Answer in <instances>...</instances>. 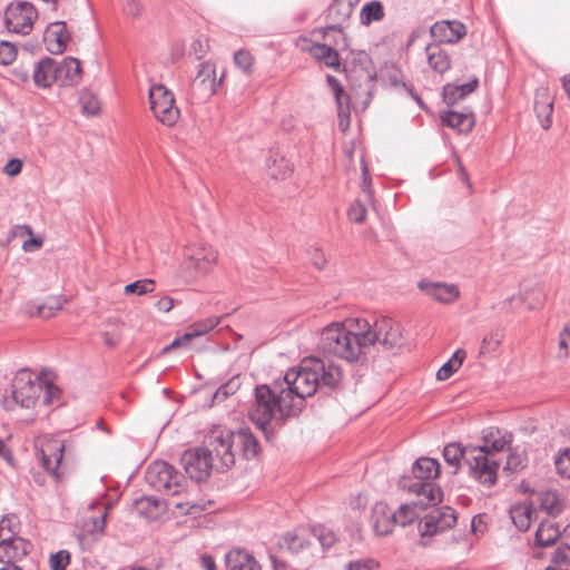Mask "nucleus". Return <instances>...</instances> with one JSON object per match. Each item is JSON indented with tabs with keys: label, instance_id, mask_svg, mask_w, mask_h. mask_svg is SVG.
Masks as SVG:
<instances>
[{
	"label": "nucleus",
	"instance_id": "nucleus-21",
	"mask_svg": "<svg viewBox=\"0 0 570 570\" xmlns=\"http://www.w3.org/2000/svg\"><path fill=\"white\" fill-rule=\"evenodd\" d=\"M419 287L434 299L449 304L454 302L459 295V288L453 284L421 281Z\"/></svg>",
	"mask_w": 570,
	"mask_h": 570
},
{
	"label": "nucleus",
	"instance_id": "nucleus-57",
	"mask_svg": "<svg viewBox=\"0 0 570 570\" xmlns=\"http://www.w3.org/2000/svg\"><path fill=\"white\" fill-rule=\"evenodd\" d=\"M208 50L207 41L196 39L191 43L190 55H194L196 59H202Z\"/></svg>",
	"mask_w": 570,
	"mask_h": 570
},
{
	"label": "nucleus",
	"instance_id": "nucleus-31",
	"mask_svg": "<svg viewBox=\"0 0 570 570\" xmlns=\"http://www.w3.org/2000/svg\"><path fill=\"white\" fill-rule=\"evenodd\" d=\"M562 532L558 523L542 521L535 531L534 542L537 547H551L561 537Z\"/></svg>",
	"mask_w": 570,
	"mask_h": 570
},
{
	"label": "nucleus",
	"instance_id": "nucleus-51",
	"mask_svg": "<svg viewBox=\"0 0 570 570\" xmlns=\"http://www.w3.org/2000/svg\"><path fill=\"white\" fill-rule=\"evenodd\" d=\"M69 563L70 553L67 550H59L50 554L49 564L51 570H66Z\"/></svg>",
	"mask_w": 570,
	"mask_h": 570
},
{
	"label": "nucleus",
	"instance_id": "nucleus-38",
	"mask_svg": "<svg viewBox=\"0 0 570 570\" xmlns=\"http://www.w3.org/2000/svg\"><path fill=\"white\" fill-rule=\"evenodd\" d=\"M222 317H208L191 324L188 331L185 333V338L193 340L198 336H203L215 328L220 323Z\"/></svg>",
	"mask_w": 570,
	"mask_h": 570
},
{
	"label": "nucleus",
	"instance_id": "nucleus-29",
	"mask_svg": "<svg viewBox=\"0 0 570 570\" xmlns=\"http://www.w3.org/2000/svg\"><path fill=\"white\" fill-rule=\"evenodd\" d=\"M512 435L508 432H502L499 429L490 428L483 435V444L478 448H483L487 453L501 452L511 442Z\"/></svg>",
	"mask_w": 570,
	"mask_h": 570
},
{
	"label": "nucleus",
	"instance_id": "nucleus-59",
	"mask_svg": "<svg viewBox=\"0 0 570 570\" xmlns=\"http://www.w3.org/2000/svg\"><path fill=\"white\" fill-rule=\"evenodd\" d=\"M104 343L108 347H115L119 340H120V333L117 327H115L112 331H106L102 333Z\"/></svg>",
	"mask_w": 570,
	"mask_h": 570
},
{
	"label": "nucleus",
	"instance_id": "nucleus-63",
	"mask_svg": "<svg viewBox=\"0 0 570 570\" xmlns=\"http://www.w3.org/2000/svg\"><path fill=\"white\" fill-rule=\"evenodd\" d=\"M155 306L159 311L167 313L174 307V299L169 296H164L156 302Z\"/></svg>",
	"mask_w": 570,
	"mask_h": 570
},
{
	"label": "nucleus",
	"instance_id": "nucleus-47",
	"mask_svg": "<svg viewBox=\"0 0 570 570\" xmlns=\"http://www.w3.org/2000/svg\"><path fill=\"white\" fill-rule=\"evenodd\" d=\"M62 307L59 298L50 297L46 302L41 303L38 307V316L45 320H48L56 315L58 311Z\"/></svg>",
	"mask_w": 570,
	"mask_h": 570
},
{
	"label": "nucleus",
	"instance_id": "nucleus-7",
	"mask_svg": "<svg viewBox=\"0 0 570 570\" xmlns=\"http://www.w3.org/2000/svg\"><path fill=\"white\" fill-rule=\"evenodd\" d=\"M356 326L362 334L364 351L375 343L382 344L386 350L397 347L402 344L401 328L397 323L386 316H374L370 320H355Z\"/></svg>",
	"mask_w": 570,
	"mask_h": 570
},
{
	"label": "nucleus",
	"instance_id": "nucleus-64",
	"mask_svg": "<svg viewBox=\"0 0 570 570\" xmlns=\"http://www.w3.org/2000/svg\"><path fill=\"white\" fill-rule=\"evenodd\" d=\"M311 262L317 269H323L326 264V258L321 250L315 249Z\"/></svg>",
	"mask_w": 570,
	"mask_h": 570
},
{
	"label": "nucleus",
	"instance_id": "nucleus-56",
	"mask_svg": "<svg viewBox=\"0 0 570 570\" xmlns=\"http://www.w3.org/2000/svg\"><path fill=\"white\" fill-rule=\"evenodd\" d=\"M366 207L360 202L353 203L348 208V217L351 220L360 224L363 223L366 217Z\"/></svg>",
	"mask_w": 570,
	"mask_h": 570
},
{
	"label": "nucleus",
	"instance_id": "nucleus-23",
	"mask_svg": "<svg viewBox=\"0 0 570 570\" xmlns=\"http://www.w3.org/2000/svg\"><path fill=\"white\" fill-rule=\"evenodd\" d=\"M440 119L444 126L455 129L460 134L471 131L475 122L472 111L445 110L441 112Z\"/></svg>",
	"mask_w": 570,
	"mask_h": 570
},
{
	"label": "nucleus",
	"instance_id": "nucleus-48",
	"mask_svg": "<svg viewBox=\"0 0 570 570\" xmlns=\"http://www.w3.org/2000/svg\"><path fill=\"white\" fill-rule=\"evenodd\" d=\"M237 389L238 383L236 380H230L229 382L220 385L213 395L212 405L223 402L228 396L235 394Z\"/></svg>",
	"mask_w": 570,
	"mask_h": 570
},
{
	"label": "nucleus",
	"instance_id": "nucleus-10",
	"mask_svg": "<svg viewBox=\"0 0 570 570\" xmlns=\"http://www.w3.org/2000/svg\"><path fill=\"white\" fill-rule=\"evenodd\" d=\"M466 466L469 476L482 487L491 488L497 483L500 462L483 448L473 446L468 452Z\"/></svg>",
	"mask_w": 570,
	"mask_h": 570
},
{
	"label": "nucleus",
	"instance_id": "nucleus-58",
	"mask_svg": "<svg viewBox=\"0 0 570 570\" xmlns=\"http://www.w3.org/2000/svg\"><path fill=\"white\" fill-rule=\"evenodd\" d=\"M21 169L22 161L18 158H12L3 167V173L10 177H14L20 174Z\"/></svg>",
	"mask_w": 570,
	"mask_h": 570
},
{
	"label": "nucleus",
	"instance_id": "nucleus-3",
	"mask_svg": "<svg viewBox=\"0 0 570 570\" xmlns=\"http://www.w3.org/2000/svg\"><path fill=\"white\" fill-rule=\"evenodd\" d=\"M255 400L248 411L250 421L271 441L288 417L297 416L295 405L282 393L279 383L274 387L267 384L255 387Z\"/></svg>",
	"mask_w": 570,
	"mask_h": 570
},
{
	"label": "nucleus",
	"instance_id": "nucleus-45",
	"mask_svg": "<svg viewBox=\"0 0 570 570\" xmlns=\"http://www.w3.org/2000/svg\"><path fill=\"white\" fill-rule=\"evenodd\" d=\"M502 338L503 331L501 328H495L491 331L488 335L484 336L480 348V353L487 354L495 351L498 346L501 344Z\"/></svg>",
	"mask_w": 570,
	"mask_h": 570
},
{
	"label": "nucleus",
	"instance_id": "nucleus-61",
	"mask_svg": "<svg viewBox=\"0 0 570 570\" xmlns=\"http://www.w3.org/2000/svg\"><path fill=\"white\" fill-rule=\"evenodd\" d=\"M346 570H373V561L371 560H355L351 561L345 567Z\"/></svg>",
	"mask_w": 570,
	"mask_h": 570
},
{
	"label": "nucleus",
	"instance_id": "nucleus-46",
	"mask_svg": "<svg viewBox=\"0 0 570 570\" xmlns=\"http://www.w3.org/2000/svg\"><path fill=\"white\" fill-rule=\"evenodd\" d=\"M546 301V293L541 286H537L531 293L523 292L522 302L527 304L529 309H535L540 307Z\"/></svg>",
	"mask_w": 570,
	"mask_h": 570
},
{
	"label": "nucleus",
	"instance_id": "nucleus-30",
	"mask_svg": "<svg viewBox=\"0 0 570 570\" xmlns=\"http://www.w3.org/2000/svg\"><path fill=\"white\" fill-rule=\"evenodd\" d=\"M417 501L411 503H403L395 511V525L406 527L414 522L419 518V511L425 510L429 505H422L421 502H425V499L419 497Z\"/></svg>",
	"mask_w": 570,
	"mask_h": 570
},
{
	"label": "nucleus",
	"instance_id": "nucleus-39",
	"mask_svg": "<svg viewBox=\"0 0 570 570\" xmlns=\"http://www.w3.org/2000/svg\"><path fill=\"white\" fill-rule=\"evenodd\" d=\"M384 17V8L380 1H371L365 3L360 13V20L363 24L368 26L374 21H380Z\"/></svg>",
	"mask_w": 570,
	"mask_h": 570
},
{
	"label": "nucleus",
	"instance_id": "nucleus-12",
	"mask_svg": "<svg viewBox=\"0 0 570 570\" xmlns=\"http://www.w3.org/2000/svg\"><path fill=\"white\" fill-rule=\"evenodd\" d=\"M150 109L161 124L173 126L179 118V109L175 107L174 94L164 85H155L149 89Z\"/></svg>",
	"mask_w": 570,
	"mask_h": 570
},
{
	"label": "nucleus",
	"instance_id": "nucleus-41",
	"mask_svg": "<svg viewBox=\"0 0 570 570\" xmlns=\"http://www.w3.org/2000/svg\"><path fill=\"white\" fill-rule=\"evenodd\" d=\"M311 535L324 550L330 549L336 541L335 533L322 524L311 527Z\"/></svg>",
	"mask_w": 570,
	"mask_h": 570
},
{
	"label": "nucleus",
	"instance_id": "nucleus-42",
	"mask_svg": "<svg viewBox=\"0 0 570 570\" xmlns=\"http://www.w3.org/2000/svg\"><path fill=\"white\" fill-rule=\"evenodd\" d=\"M528 456L524 450L519 448L510 449L504 470L508 472H517L527 466Z\"/></svg>",
	"mask_w": 570,
	"mask_h": 570
},
{
	"label": "nucleus",
	"instance_id": "nucleus-2",
	"mask_svg": "<svg viewBox=\"0 0 570 570\" xmlns=\"http://www.w3.org/2000/svg\"><path fill=\"white\" fill-rule=\"evenodd\" d=\"M227 432L208 434L206 445L186 450L181 455V464L189 478L196 482L207 480L212 469L225 472L235 463V454L229 452Z\"/></svg>",
	"mask_w": 570,
	"mask_h": 570
},
{
	"label": "nucleus",
	"instance_id": "nucleus-24",
	"mask_svg": "<svg viewBox=\"0 0 570 570\" xmlns=\"http://www.w3.org/2000/svg\"><path fill=\"white\" fill-rule=\"evenodd\" d=\"M228 570H262L255 557L245 549H233L225 557Z\"/></svg>",
	"mask_w": 570,
	"mask_h": 570
},
{
	"label": "nucleus",
	"instance_id": "nucleus-36",
	"mask_svg": "<svg viewBox=\"0 0 570 570\" xmlns=\"http://www.w3.org/2000/svg\"><path fill=\"white\" fill-rule=\"evenodd\" d=\"M278 544L281 549L297 554L309 544V541L302 533L289 531L279 539Z\"/></svg>",
	"mask_w": 570,
	"mask_h": 570
},
{
	"label": "nucleus",
	"instance_id": "nucleus-1",
	"mask_svg": "<svg viewBox=\"0 0 570 570\" xmlns=\"http://www.w3.org/2000/svg\"><path fill=\"white\" fill-rule=\"evenodd\" d=\"M342 380V371L334 363L327 365L318 358L304 360L298 367L288 370L279 384L282 393L295 405L299 414L306 397L314 395L318 387L334 389Z\"/></svg>",
	"mask_w": 570,
	"mask_h": 570
},
{
	"label": "nucleus",
	"instance_id": "nucleus-40",
	"mask_svg": "<svg viewBox=\"0 0 570 570\" xmlns=\"http://www.w3.org/2000/svg\"><path fill=\"white\" fill-rule=\"evenodd\" d=\"M196 80H200L202 83L209 82L212 94L216 92L217 86L222 82V78L218 81L216 80L215 65L209 61H205L199 65Z\"/></svg>",
	"mask_w": 570,
	"mask_h": 570
},
{
	"label": "nucleus",
	"instance_id": "nucleus-26",
	"mask_svg": "<svg viewBox=\"0 0 570 570\" xmlns=\"http://www.w3.org/2000/svg\"><path fill=\"white\" fill-rule=\"evenodd\" d=\"M473 449V445H462L459 442H452L444 446L443 458L446 464L452 468V474H456L461 468V462H468V452Z\"/></svg>",
	"mask_w": 570,
	"mask_h": 570
},
{
	"label": "nucleus",
	"instance_id": "nucleus-37",
	"mask_svg": "<svg viewBox=\"0 0 570 570\" xmlns=\"http://www.w3.org/2000/svg\"><path fill=\"white\" fill-rule=\"evenodd\" d=\"M540 508L550 517H558L563 511V503L554 491H543L539 495Z\"/></svg>",
	"mask_w": 570,
	"mask_h": 570
},
{
	"label": "nucleus",
	"instance_id": "nucleus-4",
	"mask_svg": "<svg viewBox=\"0 0 570 570\" xmlns=\"http://www.w3.org/2000/svg\"><path fill=\"white\" fill-rule=\"evenodd\" d=\"M317 347L322 353L336 356L350 364L364 365L366 362L360 327L352 331L344 324H331L323 328Z\"/></svg>",
	"mask_w": 570,
	"mask_h": 570
},
{
	"label": "nucleus",
	"instance_id": "nucleus-19",
	"mask_svg": "<svg viewBox=\"0 0 570 570\" xmlns=\"http://www.w3.org/2000/svg\"><path fill=\"white\" fill-rule=\"evenodd\" d=\"M28 554V542L18 537H4L0 540V562L16 564Z\"/></svg>",
	"mask_w": 570,
	"mask_h": 570
},
{
	"label": "nucleus",
	"instance_id": "nucleus-55",
	"mask_svg": "<svg viewBox=\"0 0 570 570\" xmlns=\"http://www.w3.org/2000/svg\"><path fill=\"white\" fill-rule=\"evenodd\" d=\"M460 367V361L449 360L436 372L439 381L448 380Z\"/></svg>",
	"mask_w": 570,
	"mask_h": 570
},
{
	"label": "nucleus",
	"instance_id": "nucleus-6",
	"mask_svg": "<svg viewBox=\"0 0 570 570\" xmlns=\"http://www.w3.org/2000/svg\"><path fill=\"white\" fill-rule=\"evenodd\" d=\"M41 393H43V404H50L53 396L58 395L60 391L53 384L33 377L30 371L21 370L12 380L10 394L2 397V406L7 411L14 410L17 405L31 409Z\"/></svg>",
	"mask_w": 570,
	"mask_h": 570
},
{
	"label": "nucleus",
	"instance_id": "nucleus-32",
	"mask_svg": "<svg viewBox=\"0 0 570 570\" xmlns=\"http://www.w3.org/2000/svg\"><path fill=\"white\" fill-rule=\"evenodd\" d=\"M534 509L529 503H517L509 510L511 521L519 531H527L530 528Z\"/></svg>",
	"mask_w": 570,
	"mask_h": 570
},
{
	"label": "nucleus",
	"instance_id": "nucleus-16",
	"mask_svg": "<svg viewBox=\"0 0 570 570\" xmlns=\"http://www.w3.org/2000/svg\"><path fill=\"white\" fill-rule=\"evenodd\" d=\"M65 445L61 441H49L39 452V458L43 469L56 480H61L63 473L59 466L63 459Z\"/></svg>",
	"mask_w": 570,
	"mask_h": 570
},
{
	"label": "nucleus",
	"instance_id": "nucleus-49",
	"mask_svg": "<svg viewBox=\"0 0 570 570\" xmlns=\"http://www.w3.org/2000/svg\"><path fill=\"white\" fill-rule=\"evenodd\" d=\"M8 532V537H17L19 531V521L16 514L3 515L0 520V538Z\"/></svg>",
	"mask_w": 570,
	"mask_h": 570
},
{
	"label": "nucleus",
	"instance_id": "nucleus-28",
	"mask_svg": "<svg viewBox=\"0 0 570 570\" xmlns=\"http://www.w3.org/2000/svg\"><path fill=\"white\" fill-rule=\"evenodd\" d=\"M479 85L478 78H473L465 83H446L443 87L442 96L443 101L449 105H455L460 100H463L468 95L472 94Z\"/></svg>",
	"mask_w": 570,
	"mask_h": 570
},
{
	"label": "nucleus",
	"instance_id": "nucleus-25",
	"mask_svg": "<svg viewBox=\"0 0 570 570\" xmlns=\"http://www.w3.org/2000/svg\"><path fill=\"white\" fill-rule=\"evenodd\" d=\"M80 62L72 57L57 61V82L61 86H73L80 80Z\"/></svg>",
	"mask_w": 570,
	"mask_h": 570
},
{
	"label": "nucleus",
	"instance_id": "nucleus-60",
	"mask_svg": "<svg viewBox=\"0 0 570 570\" xmlns=\"http://www.w3.org/2000/svg\"><path fill=\"white\" fill-rule=\"evenodd\" d=\"M570 337V328L569 326L563 327V330L560 333V340H559V348L563 351V354H560L559 357H567L569 354L568 348V338Z\"/></svg>",
	"mask_w": 570,
	"mask_h": 570
},
{
	"label": "nucleus",
	"instance_id": "nucleus-62",
	"mask_svg": "<svg viewBox=\"0 0 570 570\" xmlns=\"http://www.w3.org/2000/svg\"><path fill=\"white\" fill-rule=\"evenodd\" d=\"M42 246V240L40 238L31 237L23 242L22 249L26 253H31L39 249Z\"/></svg>",
	"mask_w": 570,
	"mask_h": 570
},
{
	"label": "nucleus",
	"instance_id": "nucleus-34",
	"mask_svg": "<svg viewBox=\"0 0 570 570\" xmlns=\"http://www.w3.org/2000/svg\"><path fill=\"white\" fill-rule=\"evenodd\" d=\"M326 82L334 94L335 101L337 105L338 116L340 117H342L344 115L348 116V114H350V97L344 91L343 86L341 85V82L338 81V79L336 77L331 76V75H328L326 77Z\"/></svg>",
	"mask_w": 570,
	"mask_h": 570
},
{
	"label": "nucleus",
	"instance_id": "nucleus-33",
	"mask_svg": "<svg viewBox=\"0 0 570 570\" xmlns=\"http://www.w3.org/2000/svg\"><path fill=\"white\" fill-rule=\"evenodd\" d=\"M534 111L543 129H549L551 126V116L553 111V104L549 100L546 90L538 91L534 100Z\"/></svg>",
	"mask_w": 570,
	"mask_h": 570
},
{
	"label": "nucleus",
	"instance_id": "nucleus-13",
	"mask_svg": "<svg viewBox=\"0 0 570 570\" xmlns=\"http://www.w3.org/2000/svg\"><path fill=\"white\" fill-rule=\"evenodd\" d=\"M37 17L38 12L32 3L27 1L10 3L4 11V23L9 31L28 35Z\"/></svg>",
	"mask_w": 570,
	"mask_h": 570
},
{
	"label": "nucleus",
	"instance_id": "nucleus-52",
	"mask_svg": "<svg viewBox=\"0 0 570 570\" xmlns=\"http://www.w3.org/2000/svg\"><path fill=\"white\" fill-rule=\"evenodd\" d=\"M82 112L88 116H96L100 110V104L95 96L85 94L80 97Z\"/></svg>",
	"mask_w": 570,
	"mask_h": 570
},
{
	"label": "nucleus",
	"instance_id": "nucleus-43",
	"mask_svg": "<svg viewBox=\"0 0 570 570\" xmlns=\"http://www.w3.org/2000/svg\"><path fill=\"white\" fill-rule=\"evenodd\" d=\"M293 163L284 156L275 158L269 167L271 176L275 179H284L293 171Z\"/></svg>",
	"mask_w": 570,
	"mask_h": 570
},
{
	"label": "nucleus",
	"instance_id": "nucleus-9",
	"mask_svg": "<svg viewBox=\"0 0 570 570\" xmlns=\"http://www.w3.org/2000/svg\"><path fill=\"white\" fill-rule=\"evenodd\" d=\"M216 250L204 242L188 244L184 249L181 271L186 278L206 274L216 263Z\"/></svg>",
	"mask_w": 570,
	"mask_h": 570
},
{
	"label": "nucleus",
	"instance_id": "nucleus-5",
	"mask_svg": "<svg viewBox=\"0 0 570 570\" xmlns=\"http://www.w3.org/2000/svg\"><path fill=\"white\" fill-rule=\"evenodd\" d=\"M440 474L438 460L422 456L412 465V473L403 475L399 480L402 490L422 497L425 502L422 505H436L442 502L443 493L435 480Z\"/></svg>",
	"mask_w": 570,
	"mask_h": 570
},
{
	"label": "nucleus",
	"instance_id": "nucleus-18",
	"mask_svg": "<svg viewBox=\"0 0 570 570\" xmlns=\"http://www.w3.org/2000/svg\"><path fill=\"white\" fill-rule=\"evenodd\" d=\"M69 39L70 36L66 30V22L63 21L50 23L43 35L46 48L52 55L62 53L67 48Z\"/></svg>",
	"mask_w": 570,
	"mask_h": 570
},
{
	"label": "nucleus",
	"instance_id": "nucleus-17",
	"mask_svg": "<svg viewBox=\"0 0 570 570\" xmlns=\"http://www.w3.org/2000/svg\"><path fill=\"white\" fill-rule=\"evenodd\" d=\"M430 33L435 43H456L466 35V28L458 20H443L431 26Z\"/></svg>",
	"mask_w": 570,
	"mask_h": 570
},
{
	"label": "nucleus",
	"instance_id": "nucleus-11",
	"mask_svg": "<svg viewBox=\"0 0 570 570\" xmlns=\"http://www.w3.org/2000/svg\"><path fill=\"white\" fill-rule=\"evenodd\" d=\"M345 70L352 83L370 90L376 79L375 68L370 56L363 51H351L346 57Z\"/></svg>",
	"mask_w": 570,
	"mask_h": 570
},
{
	"label": "nucleus",
	"instance_id": "nucleus-54",
	"mask_svg": "<svg viewBox=\"0 0 570 570\" xmlns=\"http://www.w3.org/2000/svg\"><path fill=\"white\" fill-rule=\"evenodd\" d=\"M17 57V49L7 41L0 42V63L10 65Z\"/></svg>",
	"mask_w": 570,
	"mask_h": 570
},
{
	"label": "nucleus",
	"instance_id": "nucleus-14",
	"mask_svg": "<svg viewBox=\"0 0 570 570\" xmlns=\"http://www.w3.org/2000/svg\"><path fill=\"white\" fill-rule=\"evenodd\" d=\"M456 512L451 507H442L429 512L419 522V533L422 539L436 535L453 528L456 523Z\"/></svg>",
	"mask_w": 570,
	"mask_h": 570
},
{
	"label": "nucleus",
	"instance_id": "nucleus-35",
	"mask_svg": "<svg viewBox=\"0 0 570 570\" xmlns=\"http://www.w3.org/2000/svg\"><path fill=\"white\" fill-rule=\"evenodd\" d=\"M311 55L327 67H337L340 58L337 50L325 43H313L309 48Z\"/></svg>",
	"mask_w": 570,
	"mask_h": 570
},
{
	"label": "nucleus",
	"instance_id": "nucleus-22",
	"mask_svg": "<svg viewBox=\"0 0 570 570\" xmlns=\"http://www.w3.org/2000/svg\"><path fill=\"white\" fill-rule=\"evenodd\" d=\"M33 82L39 88H49L57 82V60L46 57L35 65Z\"/></svg>",
	"mask_w": 570,
	"mask_h": 570
},
{
	"label": "nucleus",
	"instance_id": "nucleus-53",
	"mask_svg": "<svg viewBox=\"0 0 570 570\" xmlns=\"http://www.w3.org/2000/svg\"><path fill=\"white\" fill-rule=\"evenodd\" d=\"M563 533L568 541L554 550L551 557V562L564 561L567 556H570V524L564 528Z\"/></svg>",
	"mask_w": 570,
	"mask_h": 570
},
{
	"label": "nucleus",
	"instance_id": "nucleus-20",
	"mask_svg": "<svg viewBox=\"0 0 570 570\" xmlns=\"http://www.w3.org/2000/svg\"><path fill=\"white\" fill-rule=\"evenodd\" d=\"M371 523L377 535H387L395 527V511L385 502H376L372 508Z\"/></svg>",
	"mask_w": 570,
	"mask_h": 570
},
{
	"label": "nucleus",
	"instance_id": "nucleus-50",
	"mask_svg": "<svg viewBox=\"0 0 570 570\" xmlns=\"http://www.w3.org/2000/svg\"><path fill=\"white\" fill-rule=\"evenodd\" d=\"M253 61V56L245 49L237 50L234 53L235 65L245 73L252 72Z\"/></svg>",
	"mask_w": 570,
	"mask_h": 570
},
{
	"label": "nucleus",
	"instance_id": "nucleus-15",
	"mask_svg": "<svg viewBox=\"0 0 570 570\" xmlns=\"http://www.w3.org/2000/svg\"><path fill=\"white\" fill-rule=\"evenodd\" d=\"M214 432H227L229 435V452L234 454L233 448L237 446L246 460L255 459L261 452V445L257 438L248 428H240L237 431L228 429H215Z\"/></svg>",
	"mask_w": 570,
	"mask_h": 570
},
{
	"label": "nucleus",
	"instance_id": "nucleus-8",
	"mask_svg": "<svg viewBox=\"0 0 570 570\" xmlns=\"http://www.w3.org/2000/svg\"><path fill=\"white\" fill-rule=\"evenodd\" d=\"M145 480L154 490L167 495H177L185 489L180 473L166 461L150 463L146 469Z\"/></svg>",
	"mask_w": 570,
	"mask_h": 570
},
{
	"label": "nucleus",
	"instance_id": "nucleus-27",
	"mask_svg": "<svg viewBox=\"0 0 570 570\" xmlns=\"http://www.w3.org/2000/svg\"><path fill=\"white\" fill-rule=\"evenodd\" d=\"M426 60L431 69L444 73L451 68V58L440 43H430L425 47Z\"/></svg>",
	"mask_w": 570,
	"mask_h": 570
},
{
	"label": "nucleus",
	"instance_id": "nucleus-44",
	"mask_svg": "<svg viewBox=\"0 0 570 570\" xmlns=\"http://www.w3.org/2000/svg\"><path fill=\"white\" fill-rule=\"evenodd\" d=\"M155 282L150 278L138 279L134 283L127 284L124 288L126 295H145L154 291Z\"/></svg>",
	"mask_w": 570,
	"mask_h": 570
}]
</instances>
